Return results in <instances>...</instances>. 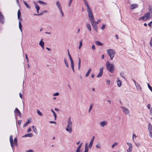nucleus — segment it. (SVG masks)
<instances>
[{
	"label": "nucleus",
	"mask_w": 152,
	"mask_h": 152,
	"mask_svg": "<svg viewBox=\"0 0 152 152\" xmlns=\"http://www.w3.org/2000/svg\"><path fill=\"white\" fill-rule=\"evenodd\" d=\"M149 136L152 138V131H149Z\"/></svg>",
	"instance_id": "nucleus-49"
},
{
	"label": "nucleus",
	"mask_w": 152,
	"mask_h": 152,
	"mask_svg": "<svg viewBox=\"0 0 152 152\" xmlns=\"http://www.w3.org/2000/svg\"><path fill=\"white\" fill-rule=\"evenodd\" d=\"M23 2L27 8L28 9L31 8L30 6L25 1L23 0Z\"/></svg>",
	"instance_id": "nucleus-24"
},
{
	"label": "nucleus",
	"mask_w": 152,
	"mask_h": 152,
	"mask_svg": "<svg viewBox=\"0 0 152 152\" xmlns=\"http://www.w3.org/2000/svg\"><path fill=\"white\" fill-rule=\"evenodd\" d=\"M31 122V121L30 120L28 119V121H27L25 124L23 126L24 127L27 125L29 124Z\"/></svg>",
	"instance_id": "nucleus-29"
},
{
	"label": "nucleus",
	"mask_w": 152,
	"mask_h": 152,
	"mask_svg": "<svg viewBox=\"0 0 152 152\" xmlns=\"http://www.w3.org/2000/svg\"><path fill=\"white\" fill-rule=\"evenodd\" d=\"M100 22V20H99L97 21L96 22V24H99V23Z\"/></svg>",
	"instance_id": "nucleus-63"
},
{
	"label": "nucleus",
	"mask_w": 152,
	"mask_h": 152,
	"mask_svg": "<svg viewBox=\"0 0 152 152\" xmlns=\"http://www.w3.org/2000/svg\"><path fill=\"white\" fill-rule=\"evenodd\" d=\"M117 83L118 86V87H120L121 85V81L120 80H119V79L118 78V80H117Z\"/></svg>",
	"instance_id": "nucleus-21"
},
{
	"label": "nucleus",
	"mask_w": 152,
	"mask_h": 152,
	"mask_svg": "<svg viewBox=\"0 0 152 152\" xmlns=\"http://www.w3.org/2000/svg\"><path fill=\"white\" fill-rule=\"evenodd\" d=\"M127 144L129 146L128 149L132 150V144L129 142H127Z\"/></svg>",
	"instance_id": "nucleus-30"
},
{
	"label": "nucleus",
	"mask_w": 152,
	"mask_h": 152,
	"mask_svg": "<svg viewBox=\"0 0 152 152\" xmlns=\"http://www.w3.org/2000/svg\"><path fill=\"white\" fill-rule=\"evenodd\" d=\"M96 147L97 148L100 149L101 148V145L99 143L96 145Z\"/></svg>",
	"instance_id": "nucleus-39"
},
{
	"label": "nucleus",
	"mask_w": 152,
	"mask_h": 152,
	"mask_svg": "<svg viewBox=\"0 0 152 152\" xmlns=\"http://www.w3.org/2000/svg\"><path fill=\"white\" fill-rule=\"evenodd\" d=\"M4 16L0 11V23L1 24L4 23Z\"/></svg>",
	"instance_id": "nucleus-5"
},
{
	"label": "nucleus",
	"mask_w": 152,
	"mask_h": 152,
	"mask_svg": "<svg viewBox=\"0 0 152 152\" xmlns=\"http://www.w3.org/2000/svg\"><path fill=\"white\" fill-rule=\"evenodd\" d=\"M104 68L103 67H101L100 68V72L98 75H97V77H99L102 76L103 73V70Z\"/></svg>",
	"instance_id": "nucleus-6"
},
{
	"label": "nucleus",
	"mask_w": 152,
	"mask_h": 152,
	"mask_svg": "<svg viewBox=\"0 0 152 152\" xmlns=\"http://www.w3.org/2000/svg\"><path fill=\"white\" fill-rule=\"evenodd\" d=\"M21 15V12L20 10H19L18 12V15Z\"/></svg>",
	"instance_id": "nucleus-60"
},
{
	"label": "nucleus",
	"mask_w": 152,
	"mask_h": 152,
	"mask_svg": "<svg viewBox=\"0 0 152 152\" xmlns=\"http://www.w3.org/2000/svg\"><path fill=\"white\" fill-rule=\"evenodd\" d=\"M149 11L151 14H152V7L151 6H149Z\"/></svg>",
	"instance_id": "nucleus-38"
},
{
	"label": "nucleus",
	"mask_w": 152,
	"mask_h": 152,
	"mask_svg": "<svg viewBox=\"0 0 152 152\" xmlns=\"http://www.w3.org/2000/svg\"><path fill=\"white\" fill-rule=\"evenodd\" d=\"M118 145V143L116 142H115L111 146L112 148H113L114 147Z\"/></svg>",
	"instance_id": "nucleus-42"
},
{
	"label": "nucleus",
	"mask_w": 152,
	"mask_h": 152,
	"mask_svg": "<svg viewBox=\"0 0 152 152\" xmlns=\"http://www.w3.org/2000/svg\"><path fill=\"white\" fill-rule=\"evenodd\" d=\"M135 85L137 88V89L138 90H141V88L139 84L137 83V84L136 85Z\"/></svg>",
	"instance_id": "nucleus-31"
},
{
	"label": "nucleus",
	"mask_w": 152,
	"mask_h": 152,
	"mask_svg": "<svg viewBox=\"0 0 152 152\" xmlns=\"http://www.w3.org/2000/svg\"><path fill=\"white\" fill-rule=\"evenodd\" d=\"M56 4L58 9L59 10L62 8L61 4L59 1H57L56 3Z\"/></svg>",
	"instance_id": "nucleus-12"
},
{
	"label": "nucleus",
	"mask_w": 152,
	"mask_h": 152,
	"mask_svg": "<svg viewBox=\"0 0 152 152\" xmlns=\"http://www.w3.org/2000/svg\"><path fill=\"white\" fill-rule=\"evenodd\" d=\"M148 86L149 89L152 92V87L150 86L149 84L148 83Z\"/></svg>",
	"instance_id": "nucleus-43"
},
{
	"label": "nucleus",
	"mask_w": 152,
	"mask_h": 152,
	"mask_svg": "<svg viewBox=\"0 0 152 152\" xmlns=\"http://www.w3.org/2000/svg\"><path fill=\"white\" fill-rule=\"evenodd\" d=\"M82 143H81L78 146L77 149L80 150L82 146Z\"/></svg>",
	"instance_id": "nucleus-46"
},
{
	"label": "nucleus",
	"mask_w": 152,
	"mask_h": 152,
	"mask_svg": "<svg viewBox=\"0 0 152 152\" xmlns=\"http://www.w3.org/2000/svg\"><path fill=\"white\" fill-rule=\"evenodd\" d=\"M68 56L69 57V58L70 59V61H72L73 60V59L69 53V52H68Z\"/></svg>",
	"instance_id": "nucleus-45"
},
{
	"label": "nucleus",
	"mask_w": 152,
	"mask_h": 152,
	"mask_svg": "<svg viewBox=\"0 0 152 152\" xmlns=\"http://www.w3.org/2000/svg\"><path fill=\"white\" fill-rule=\"evenodd\" d=\"M148 25L150 27H151L152 26V21H151L148 23Z\"/></svg>",
	"instance_id": "nucleus-51"
},
{
	"label": "nucleus",
	"mask_w": 152,
	"mask_h": 152,
	"mask_svg": "<svg viewBox=\"0 0 152 152\" xmlns=\"http://www.w3.org/2000/svg\"><path fill=\"white\" fill-rule=\"evenodd\" d=\"M10 141L11 144V146L12 148H13L14 146L13 144V140L12 138V135H10Z\"/></svg>",
	"instance_id": "nucleus-11"
},
{
	"label": "nucleus",
	"mask_w": 152,
	"mask_h": 152,
	"mask_svg": "<svg viewBox=\"0 0 152 152\" xmlns=\"http://www.w3.org/2000/svg\"><path fill=\"white\" fill-rule=\"evenodd\" d=\"M150 45L151 47H152V38L151 39L150 43Z\"/></svg>",
	"instance_id": "nucleus-57"
},
{
	"label": "nucleus",
	"mask_w": 152,
	"mask_h": 152,
	"mask_svg": "<svg viewBox=\"0 0 152 152\" xmlns=\"http://www.w3.org/2000/svg\"><path fill=\"white\" fill-rule=\"evenodd\" d=\"M19 27L20 31L22 32V25L20 21H19Z\"/></svg>",
	"instance_id": "nucleus-23"
},
{
	"label": "nucleus",
	"mask_w": 152,
	"mask_h": 152,
	"mask_svg": "<svg viewBox=\"0 0 152 152\" xmlns=\"http://www.w3.org/2000/svg\"><path fill=\"white\" fill-rule=\"evenodd\" d=\"M86 26L87 27V28L88 29V30L90 31H91V26L90 25L89 23H87L86 24Z\"/></svg>",
	"instance_id": "nucleus-20"
},
{
	"label": "nucleus",
	"mask_w": 152,
	"mask_h": 152,
	"mask_svg": "<svg viewBox=\"0 0 152 152\" xmlns=\"http://www.w3.org/2000/svg\"><path fill=\"white\" fill-rule=\"evenodd\" d=\"M137 7L138 5L137 4H132L130 6V9H133L137 8Z\"/></svg>",
	"instance_id": "nucleus-15"
},
{
	"label": "nucleus",
	"mask_w": 152,
	"mask_h": 152,
	"mask_svg": "<svg viewBox=\"0 0 152 152\" xmlns=\"http://www.w3.org/2000/svg\"><path fill=\"white\" fill-rule=\"evenodd\" d=\"M107 54L110 56L111 60H112L115 56V52L113 50L109 49L107 50Z\"/></svg>",
	"instance_id": "nucleus-3"
},
{
	"label": "nucleus",
	"mask_w": 152,
	"mask_h": 152,
	"mask_svg": "<svg viewBox=\"0 0 152 152\" xmlns=\"http://www.w3.org/2000/svg\"><path fill=\"white\" fill-rule=\"evenodd\" d=\"M79 44L80 45L79 46L78 48L79 49H80L83 45L82 41V40L80 41Z\"/></svg>",
	"instance_id": "nucleus-34"
},
{
	"label": "nucleus",
	"mask_w": 152,
	"mask_h": 152,
	"mask_svg": "<svg viewBox=\"0 0 152 152\" xmlns=\"http://www.w3.org/2000/svg\"><path fill=\"white\" fill-rule=\"evenodd\" d=\"M93 28H94V29L96 31V32H97V28H98L97 26V25H96V26H94L93 27Z\"/></svg>",
	"instance_id": "nucleus-44"
},
{
	"label": "nucleus",
	"mask_w": 152,
	"mask_h": 152,
	"mask_svg": "<svg viewBox=\"0 0 152 152\" xmlns=\"http://www.w3.org/2000/svg\"><path fill=\"white\" fill-rule=\"evenodd\" d=\"M123 112L125 113V114H128L129 113V111L127 109H125L124 108L123 110Z\"/></svg>",
	"instance_id": "nucleus-18"
},
{
	"label": "nucleus",
	"mask_w": 152,
	"mask_h": 152,
	"mask_svg": "<svg viewBox=\"0 0 152 152\" xmlns=\"http://www.w3.org/2000/svg\"><path fill=\"white\" fill-rule=\"evenodd\" d=\"M105 26H106V25H105V24L103 25L102 27L101 28V29L102 30H103L105 28Z\"/></svg>",
	"instance_id": "nucleus-50"
},
{
	"label": "nucleus",
	"mask_w": 152,
	"mask_h": 152,
	"mask_svg": "<svg viewBox=\"0 0 152 152\" xmlns=\"http://www.w3.org/2000/svg\"><path fill=\"white\" fill-rule=\"evenodd\" d=\"M94 137H95L94 136L92 138L90 141L91 142H92L93 143L94 141Z\"/></svg>",
	"instance_id": "nucleus-53"
},
{
	"label": "nucleus",
	"mask_w": 152,
	"mask_h": 152,
	"mask_svg": "<svg viewBox=\"0 0 152 152\" xmlns=\"http://www.w3.org/2000/svg\"><path fill=\"white\" fill-rule=\"evenodd\" d=\"M59 10V11L62 17H63L64 16V12H63L62 8Z\"/></svg>",
	"instance_id": "nucleus-35"
},
{
	"label": "nucleus",
	"mask_w": 152,
	"mask_h": 152,
	"mask_svg": "<svg viewBox=\"0 0 152 152\" xmlns=\"http://www.w3.org/2000/svg\"><path fill=\"white\" fill-rule=\"evenodd\" d=\"M71 68L72 69L73 72H75V71L74 70V65H71Z\"/></svg>",
	"instance_id": "nucleus-48"
},
{
	"label": "nucleus",
	"mask_w": 152,
	"mask_h": 152,
	"mask_svg": "<svg viewBox=\"0 0 152 152\" xmlns=\"http://www.w3.org/2000/svg\"><path fill=\"white\" fill-rule=\"evenodd\" d=\"M91 69L90 68L88 70L87 73L86 74V75H85L86 77H87L88 76V75H89V74H90V73L91 72Z\"/></svg>",
	"instance_id": "nucleus-28"
},
{
	"label": "nucleus",
	"mask_w": 152,
	"mask_h": 152,
	"mask_svg": "<svg viewBox=\"0 0 152 152\" xmlns=\"http://www.w3.org/2000/svg\"><path fill=\"white\" fill-rule=\"evenodd\" d=\"M64 63L65 64V65L66 66L67 68H68L69 66V65L68 64L67 61L65 58H64Z\"/></svg>",
	"instance_id": "nucleus-16"
},
{
	"label": "nucleus",
	"mask_w": 152,
	"mask_h": 152,
	"mask_svg": "<svg viewBox=\"0 0 152 152\" xmlns=\"http://www.w3.org/2000/svg\"><path fill=\"white\" fill-rule=\"evenodd\" d=\"M21 120L20 121H18V125H20L21 124Z\"/></svg>",
	"instance_id": "nucleus-59"
},
{
	"label": "nucleus",
	"mask_w": 152,
	"mask_h": 152,
	"mask_svg": "<svg viewBox=\"0 0 152 152\" xmlns=\"http://www.w3.org/2000/svg\"><path fill=\"white\" fill-rule=\"evenodd\" d=\"M91 48L93 50H94L95 49V45H92Z\"/></svg>",
	"instance_id": "nucleus-52"
},
{
	"label": "nucleus",
	"mask_w": 152,
	"mask_h": 152,
	"mask_svg": "<svg viewBox=\"0 0 152 152\" xmlns=\"http://www.w3.org/2000/svg\"><path fill=\"white\" fill-rule=\"evenodd\" d=\"M33 136V134L31 133L27 134L23 136V137H31Z\"/></svg>",
	"instance_id": "nucleus-22"
},
{
	"label": "nucleus",
	"mask_w": 152,
	"mask_h": 152,
	"mask_svg": "<svg viewBox=\"0 0 152 152\" xmlns=\"http://www.w3.org/2000/svg\"><path fill=\"white\" fill-rule=\"evenodd\" d=\"M66 130L68 132L71 133L72 132V126L67 125L66 128Z\"/></svg>",
	"instance_id": "nucleus-8"
},
{
	"label": "nucleus",
	"mask_w": 152,
	"mask_h": 152,
	"mask_svg": "<svg viewBox=\"0 0 152 152\" xmlns=\"http://www.w3.org/2000/svg\"><path fill=\"white\" fill-rule=\"evenodd\" d=\"M15 114H21L20 111L17 108H16L14 110Z\"/></svg>",
	"instance_id": "nucleus-19"
},
{
	"label": "nucleus",
	"mask_w": 152,
	"mask_h": 152,
	"mask_svg": "<svg viewBox=\"0 0 152 152\" xmlns=\"http://www.w3.org/2000/svg\"><path fill=\"white\" fill-rule=\"evenodd\" d=\"M26 152H34V151L32 150H28Z\"/></svg>",
	"instance_id": "nucleus-62"
},
{
	"label": "nucleus",
	"mask_w": 152,
	"mask_h": 152,
	"mask_svg": "<svg viewBox=\"0 0 152 152\" xmlns=\"http://www.w3.org/2000/svg\"><path fill=\"white\" fill-rule=\"evenodd\" d=\"M88 16L92 26L93 27L94 26L97 25L96 23V21L94 20L93 14H91V15H88Z\"/></svg>",
	"instance_id": "nucleus-2"
},
{
	"label": "nucleus",
	"mask_w": 152,
	"mask_h": 152,
	"mask_svg": "<svg viewBox=\"0 0 152 152\" xmlns=\"http://www.w3.org/2000/svg\"><path fill=\"white\" fill-rule=\"evenodd\" d=\"M37 113L38 114H42V113H41V112L39 110H37Z\"/></svg>",
	"instance_id": "nucleus-56"
},
{
	"label": "nucleus",
	"mask_w": 152,
	"mask_h": 152,
	"mask_svg": "<svg viewBox=\"0 0 152 152\" xmlns=\"http://www.w3.org/2000/svg\"><path fill=\"white\" fill-rule=\"evenodd\" d=\"M84 3L85 6L87 7V11L88 15H91V14H92L93 13L87 1L84 2Z\"/></svg>",
	"instance_id": "nucleus-4"
},
{
	"label": "nucleus",
	"mask_w": 152,
	"mask_h": 152,
	"mask_svg": "<svg viewBox=\"0 0 152 152\" xmlns=\"http://www.w3.org/2000/svg\"><path fill=\"white\" fill-rule=\"evenodd\" d=\"M107 69L111 73L114 72L115 66L113 64H110L108 61H107L106 64Z\"/></svg>",
	"instance_id": "nucleus-1"
},
{
	"label": "nucleus",
	"mask_w": 152,
	"mask_h": 152,
	"mask_svg": "<svg viewBox=\"0 0 152 152\" xmlns=\"http://www.w3.org/2000/svg\"><path fill=\"white\" fill-rule=\"evenodd\" d=\"M76 152H81V151H80V150L77 149Z\"/></svg>",
	"instance_id": "nucleus-64"
},
{
	"label": "nucleus",
	"mask_w": 152,
	"mask_h": 152,
	"mask_svg": "<svg viewBox=\"0 0 152 152\" xmlns=\"http://www.w3.org/2000/svg\"><path fill=\"white\" fill-rule=\"evenodd\" d=\"M18 18L19 21H21L22 20V18L21 17V15H18Z\"/></svg>",
	"instance_id": "nucleus-37"
},
{
	"label": "nucleus",
	"mask_w": 152,
	"mask_h": 152,
	"mask_svg": "<svg viewBox=\"0 0 152 152\" xmlns=\"http://www.w3.org/2000/svg\"><path fill=\"white\" fill-rule=\"evenodd\" d=\"M88 148H85V151L84 152H88Z\"/></svg>",
	"instance_id": "nucleus-61"
},
{
	"label": "nucleus",
	"mask_w": 152,
	"mask_h": 152,
	"mask_svg": "<svg viewBox=\"0 0 152 152\" xmlns=\"http://www.w3.org/2000/svg\"><path fill=\"white\" fill-rule=\"evenodd\" d=\"M106 83L107 85H109L110 83V80H107Z\"/></svg>",
	"instance_id": "nucleus-54"
},
{
	"label": "nucleus",
	"mask_w": 152,
	"mask_h": 152,
	"mask_svg": "<svg viewBox=\"0 0 152 152\" xmlns=\"http://www.w3.org/2000/svg\"><path fill=\"white\" fill-rule=\"evenodd\" d=\"M95 43L97 45L101 46L102 45H103V44L102 43L98 41H96Z\"/></svg>",
	"instance_id": "nucleus-26"
},
{
	"label": "nucleus",
	"mask_w": 152,
	"mask_h": 152,
	"mask_svg": "<svg viewBox=\"0 0 152 152\" xmlns=\"http://www.w3.org/2000/svg\"><path fill=\"white\" fill-rule=\"evenodd\" d=\"M93 143L92 142H90L88 145V148L90 149L91 148H92Z\"/></svg>",
	"instance_id": "nucleus-36"
},
{
	"label": "nucleus",
	"mask_w": 152,
	"mask_h": 152,
	"mask_svg": "<svg viewBox=\"0 0 152 152\" xmlns=\"http://www.w3.org/2000/svg\"><path fill=\"white\" fill-rule=\"evenodd\" d=\"M59 93L56 92L54 94H53V95L54 96H58L59 95Z\"/></svg>",
	"instance_id": "nucleus-47"
},
{
	"label": "nucleus",
	"mask_w": 152,
	"mask_h": 152,
	"mask_svg": "<svg viewBox=\"0 0 152 152\" xmlns=\"http://www.w3.org/2000/svg\"><path fill=\"white\" fill-rule=\"evenodd\" d=\"M34 5L35 7L36 8L37 10V13L39 14V10L40 9V7L39 6H38L37 4L34 1Z\"/></svg>",
	"instance_id": "nucleus-10"
},
{
	"label": "nucleus",
	"mask_w": 152,
	"mask_h": 152,
	"mask_svg": "<svg viewBox=\"0 0 152 152\" xmlns=\"http://www.w3.org/2000/svg\"><path fill=\"white\" fill-rule=\"evenodd\" d=\"M149 12H148L144 15L146 20L149 19L151 18V14Z\"/></svg>",
	"instance_id": "nucleus-7"
},
{
	"label": "nucleus",
	"mask_w": 152,
	"mask_h": 152,
	"mask_svg": "<svg viewBox=\"0 0 152 152\" xmlns=\"http://www.w3.org/2000/svg\"><path fill=\"white\" fill-rule=\"evenodd\" d=\"M107 124V122L106 121H104L100 122L99 123V125L101 127H104Z\"/></svg>",
	"instance_id": "nucleus-9"
},
{
	"label": "nucleus",
	"mask_w": 152,
	"mask_h": 152,
	"mask_svg": "<svg viewBox=\"0 0 152 152\" xmlns=\"http://www.w3.org/2000/svg\"><path fill=\"white\" fill-rule=\"evenodd\" d=\"M72 122L71 121V117H69V118L67 122V125H69L72 126Z\"/></svg>",
	"instance_id": "nucleus-14"
},
{
	"label": "nucleus",
	"mask_w": 152,
	"mask_h": 152,
	"mask_svg": "<svg viewBox=\"0 0 152 152\" xmlns=\"http://www.w3.org/2000/svg\"><path fill=\"white\" fill-rule=\"evenodd\" d=\"M37 2L41 4H42L45 5H46L47 4L46 3L42 1L39 0L37 1Z\"/></svg>",
	"instance_id": "nucleus-27"
},
{
	"label": "nucleus",
	"mask_w": 152,
	"mask_h": 152,
	"mask_svg": "<svg viewBox=\"0 0 152 152\" xmlns=\"http://www.w3.org/2000/svg\"><path fill=\"white\" fill-rule=\"evenodd\" d=\"M39 45L42 47L43 49H44V42L42 40V39L39 42Z\"/></svg>",
	"instance_id": "nucleus-13"
},
{
	"label": "nucleus",
	"mask_w": 152,
	"mask_h": 152,
	"mask_svg": "<svg viewBox=\"0 0 152 152\" xmlns=\"http://www.w3.org/2000/svg\"><path fill=\"white\" fill-rule=\"evenodd\" d=\"M14 143L15 145H17V139L16 138H14Z\"/></svg>",
	"instance_id": "nucleus-41"
},
{
	"label": "nucleus",
	"mask_w": 152,
	"mask_h": 152,
	"mask_svg": "<svg viewBox=\"0 0 152 152\" xmlns=\"http://www.w3.org/2000/svg\"><path fill=\"white\" fill-rule=\"evenodd\" d=\"M81 66V60L80 58H79V61L78 63V69L80 70Z\"/></svg>",
	"instance_id": "nucleus-25"
},
{
	"label": "nucleus",
	"mask_w": 152,
	"mask_h": 152,
	"mask_svg": "<svg viewBox=\"0 0 152 152\" xmlns=\"http://www.w3.org/2000/svg\"><path fill=\"white\" fill-rule=\"evenodd\" d=\"M93 106V104H91V105L90 106L89 109L88 110L89 113H90V112L91 111V109L92 108Z\"/></svg>",
	"instance_id": "nucleus-40"
},
{
	"label": "nucleus",
	"mask_w": 152,
	"mask_h": 152,
	"mask_svg": "<svg viewBox=\"0 0 152 152\" xmlns=\"http://www.w3.org/2000/svg\"><path fill=\"white\" fill-rule=\"evenodd\" d=\"M31 127L33 129V131L35 133H36L37 131L36 128L34 126H31Z\"/></svg>",
	"instance_id": "nucleus-32"
},
{
	"label": "nucleus",
	"mask_w": 152,
	"mask_h": 152,
	"mask_svg": "<svg viewBox=\"0 0 152 152\" xmlns=\"http://www.w3.org/2000/svg\"><path fill=\"white\" fill-rule=\"evenodd\" d=\"M148 129L149 132L152 131V126L150 123L148 124Z\"/></svg>",
	"instance_id": "nucleus-17"
},
{
	"label": "nucleus",
	"mask_w": 152,
	"mask_h": 152,
	"mask_svg": "<svg viewBox=\"0 0 152 152\" xmlns=\"http://www.w3.org/2000/svg\"><path fill=\"white\" fill-rule=\"evenodd\" d=\"M31 131V129L30 128H29L27 130V132L28 133L30 132Z\"/></svg>",
	"instance_id": "nucleus-58"
},
{
	"label": "nucleus",
	"mask_w": 152,
	"mask_h": 152,
	"mask_svg": "<svg viewBox=\"0 0 152 152\" xmlns=\"http://www.w3.org/2000/svg\"><path fill=\"white\" fill-rule=\"evenodd\" d=\"M120 75L121 77H123L124 79H125V77L123 76V75H124V73H120Z\"/></svg>",
	"instance_id": "nucleus-55"
},
{
	"label": "nucleus",
	"mask_w": 152,
	"mask_h": 152,
	"mask_svg": "<svg viewBox=\"0 0 152 152\" xmlns=\"http://www.w3.org/2000/svg\"><path fill=\"white\" fill-rule=\"evenodd\" d=\"M143 20L144 21H146V20L145 18L144 15L142 17H140L139 18V20Z\"/></svg>",
	"instance_id": "nucleus-33"
}]
</instances>
